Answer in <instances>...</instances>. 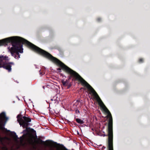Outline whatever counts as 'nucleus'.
Returning <instances> with one entry per match:
<instances>
[{
  "mask_svg": "<svg viewBox=\"0 0 150 150\" xmlns=\"http://www.w3.org/2000/svg\"><path fill=\"white\" fill-rule=\"evenodd\" d=\"M38 144L39 143V141H40V140L38 138Z\"/></svg>",
  "mask_w": 150,
  "mask_h": 150,
  "instance_id": "13",
  "label": "nucleus"
},
{
  "mask_svg": "<svg viewBox=\"0 0 150 150\" xmlns=\"http://www.w3.org/2000/svg\"><path fill=\"white\" fill-rule=\"evenodd\" d=\"M11 43L12 47L9 50L12 56L16 59L20 58L19 52H23V44H25L28 47L36 53H38V47L27 40L19 37H11L0 40V46L7 45Z\"/></svg>",
  "mask_w": 150,
  "mask_h": 150,
  "instance_id": "1",
  "label": "nucleus"
},
{
  "mask_svg": "<svg viewBox=\"0 0 150 150\" xmlns=\"http://www.w3.org/2000/svg\"><path fill=\"white\" fill-rule=\"evenodd\" d=\"M76 122L81 124H83V121L81 119L78 118H76Z\"/></svg>",
  "mask_w": 150,
  "mask_h": 150,
  "instance_id": "6",
  "label": "nucleus"
},
{
  "mask_svg": "<svg viewBox=\"0 0 150 150\" xmlns=\"http://www.w3.org/2000/svg\"><path fill=\"white\" fill-rule=\"evenodd\" d=\"M142 59H140L139 60V61L140 62H141L142 61Z\"/></svg>",
  "mask_w": 150,
  "mask_h": 150,
  "instance_id": "12",
  "label": "nucleus"
},
{
  "mask_svg": "<svg viewBox=\"0 0 150 150\" xmlns=\"http://www.w3.org/2000/svg\"><path fill=\"white\" fill-rule=\"evenodd\" d=\"M3 140V138L1 137L0 136V141L1 142H2Z\"/></svg>",
  "mask_w": 150,
  "mask_h": 150,
  "instance_id": "11",
  "label": "nucleus"
},
{
  "mask_svg": "<svg viewBox=\"0 0 150 150\" xmlns=\"http://www.w3.org/2000/svg\"><path fill=\"white\" fill-rule=\"evenodd\" d=\"M2 149H3V150H8V149L6 146L2 147Z\"/></svg>",
  "mask_w": 150,
  "mask_h": 150,
  "instance_id": "9",
  "label": "nucleus"
},
{
  "mask_svg": "<svg viewBox=\"0 0 150 150\" xmlns=\"http://www.w3.org/2000/svg\"><path fill=\"white\" fill-rule=\"evenodd\" d=\"M57 150H65L63 149L60 147H58L57 148Z\"/></svg>",
  "mask_w": 150,
  "mask_h": 150,
  "instance_id": "8",
  "label": "nucleus"
},
{
  "mask_svg": "<svg viewBox=\"0 0 150 150\" xmlns=\"http://www.w3.org/2000/svg\"><path fill=\"white\" fill-rule=\"evenodd\" d=\"M17 121L21 126L23 128H26L23 132H26L25 134H24L21 137L20 139L22 141L25 137H26L28 143L34 147L38 146V137L36 135V132L33 129L28 127L31 120L30 118L25 116L22 117L21 115L19 114L17 117Z\"/></svg>",
  "mask_w": 150,
  "mask_h": 150,
  "instance_id": "2",
  "label": "nucleus"
},
{
  "mask_svg": "<svg viewBox=\"0 0 150 150\" xmlns=\"http://www.w3.org/2000/svg\"><path fill=\"white\" fill-rule=\"evenodd\" d=\"M15 134V139H19V138H18V136L16 134V133H14Z\"/></svg>",
  "mask_w": 150,
  "mask_h": 150,
  "instance_id": "10",
  "label": "nucleus"
},
{
  "mask_svg": "<svg viewBox=\"0 0 150 150\" xmlns=\"http://www.w3.org/2000/svg\"><path fill=\"white\" fill-rule=\"evenodd\" d=\"M7 119L6 117L5 113L4 112H2L0 114V129L2 130H6L4 127L5 125V123L4 122V119L6 120Z\"/></svg>",
  "mask_w": 150,
  "mask_h": 150,
  "instance_id": "3",
  "label": "nucleus"
},
{
  "mask_svg": "<svg viewBox=\"0 0 150 150\" xmlns=\"http://www.w3.org/2000/svg\"><path fill=\"white\" fill-rule=\"evenodd\" d=\"M62 82L63 85H64V86H66L67 85V80H66L65 81L63 80L62 81Z\"/></svg>",
  "mask_w": 150,
  "mask_h": 150,
  "instance_id": "7",
  "label": "nucleus"
},
{
  "mask_svg": "<svg viewBox=\"0 0 150 150\" xmlns=\"http://www.w3.org/2000/svg\"><path fill=\"white\" fill-rule=\"evenodd\" d=\"M14 64L13 62L9 63L6 62L3 64L0 63V68L3 67L4 69L7 70L8 72H11V65H14Z\"/></svg>",
  "mask_w": 150,
  "mask_h": 150,
  "instance_id": "4",
  "label": "nucleus"
},
{
  "mask_svg": "<svg viewBox=\"0 0 150 150\" xmlns=\"http://www.w3.org/2000/svg\"><path fill=\"white\" fill-rule=\"evenodd\" d=\"M8 57L6 56L1 55L0 56V63L1 64L6 62V61H8Z\"/></svg>",
  "mask_w": 150,
  "mask_h": 150,
  "instance_id": "5",
  "label": "nucleus"
}]
</instances>
